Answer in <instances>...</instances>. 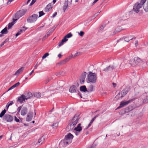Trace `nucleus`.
Returning a JSON list of instances; mask_svg holds the SVG:
<instances>
[{
	"label": "nucleus",
	"mask_w": 148,
	"mask_h": 148,
	"mask_svg": "<svg viewBox=\"0 0 148 148\" xmlns=\"http://www.w3.org/2000/svg\"><path fill=\"white\" fill-rule=\"evenodd\" d=\"M81 123L78 124L77 126L74 129V130L79 132H81L82 130V127H81Z\"/></svg>",
	"instance_id": "6ab92c4d"
},
{
	"label": "nucleus",
	"mask_w": 148,
	"mask_h": 148,
	"mask_svg": "<svg viewBox=\"0 0 148 148\" xmlns=\"http://www.w3.org/2000/svg\"><path fill=\"white\" fill-rule=\"evenodd\" d=\"M36 141L37 142L36 143V144L38 145H40L44 141L43 139H36Z\"/></svg>",
	"instance_id": "cd10ccee"
},
{
	"label": "nucleus",
	"mask_w": 148,
	"mask_h": 148,
	"mask_svg": "<svg viewBox=\"0 0 148 148\" xmlns=\"http://www.w3.org/2000/svg\"><path fill=\"white\" fill-rule=\"evenodd\" d=\"M24 69V67H22L16 71L15 75H19Z\"/></svg>",
	"instance_id": "393cba45"
},
{
	"label": "nucleus",
	"mask_w": 148,
	"mask_h": 148,
	"mask_svg": "<svg viewBox=\"0 0 148 148\" xmlns=\"http://www.w3.org/2000/svg\"><path fill=\"white\" fill-rule=\"evenodd\" d=\"M73 55L69 56L68 57L66 58L65 59L61 61L59 63H58L60 65L64 64H65L72 57Z\"/></svg>",
	"instance_id": "ddd939ff"
},
{
	"label": "nucleus",
	"mask_w": 148,
	"mask_h": 148,
	"mask_svg": "<svg viewBox=\"0 0 148 148\" xmlns=\"http://www.w3.org/2000/svg\"><path fill=\"white\" fill-rule=\"evenodd\" d=\"M130 90V87L129 86H126L125 88L123 89L121 92H119L117 95H120V93L121 94V98H122L124 97L127 94V93Z\"/></svg>",
	"instance_id": "0eeeda50"
},
{
	"label": "nucleus",
	"mask_w": 148,
	"mask_h": 148,
	"mask_svg": "<svg viewBox=\"0 0 148 148\" xmlns=\"http://www.w3.org/2000/svg\"><path fill=\"white\" fill-rule=\"evenodd\" d=\"M39 17H40L44 15L45 14V13L43 12V11H40L39 12Z\"/></svg>",
	"instance_id": "58836bf2"
},
{
	"label": "nucleus",
	"mask_w": 148,
	"mask_h": 148,
	"mask_svg": "<svg viewBox=\"0 0 148 148\" xmlns=\"http://www.w3.org/2000/svg\"><path fill=\"white\" fill-rule=\"evenodd\" d=\"M14 118L12 116L8 114H5L3 117V121H5L7 122H11L13 120Z\"/></svg>",
	"instance_id": "423d86ee"
},
{
	"label": "nucleus",
	"mask_w": 148,
	"mask_h": 148,
	"mask_svg": "<svg viewBox=\"0 0 148 148\" xmlns=\"http://www.w3.org/2000/svg\"><path fill=\"white\" fill-rule=\"evenodd\" d=\"M6 110L4 109L2 111L0 114V117L2 118L4 115L6 113Z\"/></svg>",
	"instance_id": "7c9ffc66"
},
{
	"label": "nucleus",
	"mask_w": 148,
	"mask_h": 148,
	"mask_svg": "<svg viewBox=\"0 0 148 148\" xmlns=\"http://www.w3.org/2000/svg\"><path fill=\"white\" fill-rule=\"evenodd\" d=\"M143 7L144 10L146 12L148 11V1H147L146 5Z\"/></svg>",
	"instance_id": "c756f323"
},
{
	"label": "nucleus",
	"mask_w": 148,
	"mask_h": 148,
	"mask_svg": "<svg viewBox=\"0 0 148 148\" xmlns=\"http://www.w3.org/2000/svg\"><path fill=\"white\" fill-rule=\"evenodd\" d=\"M146 0H141L140 3L137 2L135 3L134 6L133 10L136 13H138L140 9L143 6V5Z\"/></svg>",
	"instance_id": "f03ea898"
},
{
	"label": "nucleus",
	"mask_w": 148,
	"mask_h": 148,
	"mask_svg": "<svg viewBox=\"0 0 148 148\" xmlns=\"http://www.w3.org/2000/svg\"><path fill=\"white\" fill-rule=\"evenodd\" d=\"M57 25L54 26L50 30L52 32H53L57 27Z\"/></svg>",
	"instance_id": "09e8293b"
},
{
	"label": "nucleus",
	"mask_w": 148,
	"mask_h": 148,
	"mask_svg": "<svg viewBox=\"0 0 148 148\" xmlns=\"http://www.w3.org/2000/svg\"><path fill=\"white\" fill-rule=\"evenodd\" d=\"M51 80V79H50V78H47V79L45 81V84H47Z\"/></svg>",
	"instance_id": "5fc2aeb1"
},
{
	"label": "nucleus",
	"mask_w": 148,
	"mask_h": 148,
	"mask_svg": "<svg viewBox=\"0 0 148 148\" xmlns=\"http://www.w3.org/2000/svg\"><path fill=\"white\" fill-rule=\"evenodd\" d=\"M57 14V12H55L53 15L52 17L53 18L55 17Z\"/></svg>",
	"instance_id": "13d9d810"
},
{
	"label": "nucleus",
	"mask_w": 148,
	"mask_h": 148,
	"mask_svg": "<svg viewBox=\"0 0 148 148\" xmlns=\"http://www.w3.org/2000/svg\"><path fill=\"white\" fill-rule=\"evenodd\" d=\"M132 101L130 100H129L127 101H121L119 105V106L117 108V109H119L123 107H124L125 106L127 105L129 103L131 102Z\"/></svg>",
	"instance_id": "9b49d317"
},
{
	"label": "nucleus",
	"mask_w": 148,
	"mask_h": 148,
	"mask_svg": "<svg viewBox=\"0 0 148 148\" xmlns=\"http://www.w3.org/2000/svg\"><path fill=\"white\" fill-rule=\"evenodd\" d=\"M73 135L71 133H68L65 136L64 139H73Z\"/></svg>",
	"instance_id": "4be33fe9"
},
{
	"label": "nucleus",
	"mask_w": 148,
	"mask_h": 148,
	"mask_svg": "<svg viewBox=\"0 0 148 148\" xmlns=\"http://www.w3.org/2000/svg\"><path fill=\"white\" fill-rule=\"evenodd\" d=\"M15 87H14V86H13V85L12 86H11L8 90L7 91H8L10 90H11L12 89H13Z\"/></svg>",
	"instance_id": "052dcab7"
},
{
	"label": "nucleus",
	"mask_w": 148,
	"mask_h": 148,
	"mask_svg": "<svg viewBox=\"0 0 148 148\" xmlns=\"http://www.w3.org/2000/svg\"><path fill=\"white\" fill-rule=\"evenodd\" d=\"M52 32L50 30H49L47 33V34L49 36L50 35V34L52 33Z\"/></svg>",
	"instance_id": "6e6d98bb"
},
{
	"label": "nucleus",
	"mask_w": 148,
	"mask_h": 148,
	"mask_svg": "<svg viewBox=\"0 0 148 148\" xmlns=\"http://www.w3.org/2000/svg\"><path fill=\"white\" fill-rule=\"evenodd\" d=\"M133 62L134 63H132L134 65H136L141 62L140 59L138 57H135L133 59Z\"/></svg>",
	"instance_id": "f3484780"
},
{
	"label": "nucleus",
	"mask_w": 148,
	"mask_h": 148,
	"mask_svg": "<svg viewBox=\"0 0 148 148\" xmlns=\"http://www.w3.org/2000/svg\"><path fill=\"white\" fill-rule=\"evenodd\" d=\"M68 40H66L64 38L61 40V41L59 42L58 46L59 47H60L62 45H63L64 42H66Z\"/></svg>",
	"instance_id": "b1692460"
},
{
	"label": "nucleus",
	"mask_w": 148,
	"mask_h": 148,
	"mask_svg": "<svg viewBox=\"0 0 148 148\" xmlns=\"http://www.w3.org/2000/svg\"><path fill=\"white\" fill-rule=\"evenodd\" d=\"M34 96L36 97H40L41 96V94L39 92H36L34 93Z\"/></svg>",
	"instance_id": "c85d7f7f"
},
{
	"label": "nucleus",
	"mask_w": 148,
	"mask_h": 148,
	"mask_svg": "<svg viewBox=\"0 0 148 148\" xmlns=\"http://www.w3.org/2000/svg\"><path fill=\"white\" fill-rule=\"evenodd\" d=\"M21 34V33L18 31L16 34V37L18 36L19 35Z\"/></svg>",
	"instance_id": "bf43d9fd"
},
{
	"label": "nucleus",
	"mask_w": 148,
	"mask_h": 148,
	"mask_svg": "<svg viewBox=\"0 0 148 148\" xmlns=\"http://www.w3.org/2000/svg\"><path fill=\"white\" fill-rule=\"evenodd\" d=\"M27 10L25 9L22 10L18 11L15 15V18H19L25 14Z\"/></svg>",
	"instance_id": "39448f33"
},
{
	"label": "nucleus",
	"mask_w": 148,
	"mask_h": 148,
	"mask_svg": "<svg viewBox=\"0 0 148 148\" xmlns=\"http://www.w3.org/2000/svg\"><path fill=\"white\" fill-rule=\"evenodd\" d=\"M87 74V73L86 72H84L81 74L79 79L80 83L81 84H84Z\"/></svg>",
	"instance_id": "6e6552de"
},
{
	"label": "nucleus",
	"mask_w": 148,
	"mask_h": 148,
	"mask_svg": "<svg viewBox=\"0 0 148 148\" xmlns=\"http://www.w3.org/2000/svg\"><path fill=\"white\" fill-rule=\"evenodd\" d=\"M133 109V108L132 106H130L126 108L125 109L123 110L124 112H121L122 114H124L127 113L131 111Z\"/></svg>",
	"instance_id": "2eb2a0df"
},
{
	"label": "nucleus",
	"mask_w": 148,
	"mask_h": 148,
	"mask_svg": "<svg viewBox=\"0 0 148 148\" xmlns=\"http://www.w3.org/2000/svg\"><path fill=\"white\" fill-rule=\"evenodd\" d=\"M80 132L75 131V133L76 135H78L79 134Z\"/></svg>",
	"instance_id": "338daca9"
},
{
	"label": "nucleus",
	"mask_w": 148,
	"mask_h": 148,
	"mask_svg": "<svg viewBox=\"0 0 148 148\" xmlns=\"http://www.w3.org/2000/svg\"><path fill=\"white\" fill-rule=\"evenodd\" d=\"M27 112V109L26 107H23L21 110V114L22 115H25Z\"/></svg>",
	"instance_id": "dca6fc26"
},
{
	"label": "nucleus",
	"mask_w": 148,
	"mask_h": 148,
	"mask_svg": "<svg viewBox=\"0 0 148 148\" xmlns=\"http://www.w3.org/2000/svg\"><path fill=\"white\" fill-rule=\"evenodd\" d=\"M95 120L92 118V120H91V121H90V123H89V124H88V126H87V127H86V128H85V130H86L87 129H88L91 125V124H92V123H93V121Z\"/></svg>",
	"instance_id": "473e14b6"
},
{
	"label": "nucleus",
	"mask_w": 148,
	"mask_h": 148,
	"mask_svg": "<svg viewBox=\"0 0 148 148\" xmlns=\"http://www.w3.org/2000/svg\"><path fill=\"white\" fill-rule=\"evenodd\" d=\"M99 114H98L97 115H96L95 116V117H93V118L95 120L97 117H98L99 116Z\"/></svg>",
	"instance_id": "69168bd1"
},
{
	"label": "nucleus",
	"mask_w": 148,
	"mask_h": 148,
	"mask_svg": "<svg viewBox=\"0 0 148 148\" xmlns=\"http://www.w3.org/2000/svg\"><path fill=\"white\" fill-rule=\"evenodd\" d=\"M22 106H20L19 107L18 109H17V110L18 111V113H19V112H20V111L22 109Z\"/></svg>",
	"instance_id": "de8ad7c7"
},
{
	"label": "nucleus",
	"mask_w": 148,
	"mask_h": 148,
	"mask_svg": "<svg viewBox=\"0 0 148 148\" xmlns=\"http://www.w3.org/2000/svg\"><path fill=\"white\" fill-rule=\"evenodd\" d=\"M13 103L14 102L12 101H10L7 103L9 106L12 105Z\"/></svg>",
	"instance_id": "49530a36"
},
{
	"label": "nucleus",
	"mask_w": 148,
	"mask_h": 148,
	"mask_svg": "<svg viewBox=\"0 0 148 148\" xmlns=\"http://www.w3.org/2000/svg\"><path fill=\"white\" fill-rule=\"evenodd\" d=\"M132 37L131 36H130V40H133V39L135 40L136 38V37H134L132 38Z\"/></svg>",
	"instance_id": "680f3d73"
},
{
	"label": "nucleus",
	"mask_w": 148,
	"mask_h": 148,
	"mask_svg": "<svg viewBox=\"0 0 148 148\" xmlns=\"http://www.w3.org/2000/svg\"><path fill=\"white\" fill-rule=\"evenodd\" d=\"M49 54L48 53H45L42 57V59H44L45 58L47 57Z\"/></svg>",
	"instance_id": "4c0bfd02"
},
{
	"label": "nucleus",
	"mask_w": 148,
	"mask_h": 148,
	"mask_svg": "<svg viewBox=\"0 0 148 148\" xmlns=\"http://www.w3.org/2000/svg\"><path fill=\"white\" fill-rule=\"evenodd\" d=\"M77 88L75 86L73 85L70 88L69 91L71 93L76 92L77 90Z\"/></svg>",
	"instance_id": "a211bd4d"
},
{
	"label": "nucleus",
	"mask_w": 148,
	"mask_h": 148,
	"mask_svg": "<svg viewBox=\"0 0 148 148\" xmlns=\"http://www.w3.org/2000/svg\"><path fill=\"white\" fill-rule=\"evenodd\" d=\"M49 36L48 35H47V34H46L45 36H44L43 37V38H42V40H45L46 38H47Z\"/></svg>",
	"instance_id": "864d4df0"
},
{
	"label": "nucleus",
	"mask_w": 148,
	"mask_h": 148,
	"mask_svg": "<svg viewBox=\"0 0 148 148\" xmlns=\"http://www.w3.org/2000/svg\"><path fill=\"white\" fill-rule=\"evenodd\" d=\"M32 96L33 95L31 92H28L27 95L25 96V97L26 99V100L31 99Z\"/></svg>",
	"instance_id": "5701e85b"
},
{
	"label": "nucleus",
	"mask_w": 148,
	"mask_h": 148,
	"mask_svg": "<svg viewBox=\"0 0 148 148\" xmlns=\"http://www.w3.org/2000/svg\"><path fill=\"white\" fill-rule=\"evenodd\" d=\"M33 113L32 112H29L28 113L26 118V121L29 122L32 120L33 117Z\"/></svg>",
	"instance_id": "4468645a"
},
{
	"label": "nucleus",
	"mask_w": 148,
	"mask_h": 148,
	"mask_svg": "<svg viewBox=\"0 0 148 148\" xmlns=\"http://www.w3.org/2000/svg\"><path fill=\"white\" fill-rule=\"evenodd\" d=\"M72 142L71 139H63L61 141V144L64 146H66Z\"/></svg>",
	"instance_id": "1a4fd4ad"
},
{
	"label": "nucleus",
	"mask_w": 148,
	"mask_h": 148,
	"mask_svg": "<svg viewBox=\"0 0 148 148\" xmlns=\"http://www.w3.org/2000/svg\"><path fill=\"white\" fill-rule=\"evenodd\" d=\"M84 34V32L82 31H81L79 33V34L81 36H82Z\"/></svg>",
	"instance_id": "c03bdc74"
},
{
	"label": "nucleus",
	"mask_w": 148,
	"mask_h": 148,
	"mask_svg": "<svg viewBox=\"0 0 148 148\" xmlns=\"http://www.w3.org/2000/svg\"><path fill=\"white\" fill-rule=\"evenodd\" d=\"M124 39L125 41L127 42H129V41L130 40V36L125 37L124 38Z\"/></svg>",
	"instance_id": "a19ab883"
},
{
	"label": "nucleus",
	"mask_w": 148,
	"mask_h": 148,
	"mask_svg": "<svg viewBox=\"0 0 148 148\" xmlns=\"http://www.w3.org/2000/svg\"><path fill=\"white\" fill-rule=\"evenodd\" d=\"M64 73L63 71H61L59 73H57L56 74V75L57 76H60V75H63Z\"/></svg>",
	"instance_id": "72a5a7b5"
},
{
	"label": "nucleus",
	"mask_w": 148,
	"mask_h": 148,
	"mask_svg": "<svg viewBox=\"0 0 148 148\" xmlns=\"http://www.w3.org/2000/svg\"><path fill=\"white\" fill-rule=\"evenodd\" d=\"M129 63L132 66H136V65H134L132 63H134V62H133V59L132 60H130L129 61Z\"/></svg>",
	"instance_id": "79ce46f5"
},
{
	"label": "nucleus",
	"mask_w": 148,
	"mask_h": 148,
	"mask_svg": "<svg viewBox=\"0 0 148 148\" xmlns=\"http://www.w3.org/2000/svg\"><path fill=\"white\" fill-rule=\"evenodd\" d=\"M115 67L113 65H110L103 70V71L106 72L111 71L115 68Z\"/></svg>",
	"instance_id": "f8f14e48"
},
{
	"label": "nucleus",
	"mask_w": 148,
	"mask_h": 148,
	"mask_svg": "<svg viewBox=\"0 0 148 148\" xmlns=\"http://www.w3.org/2000/svg\"><path fill=\"white\" fill-rule=\"evenodd\" d=\"M14 120L17 122H19L20 121L19 119L15 116H14Z\"/></svg>",
	"instance_id": "3c124183"
},
{
	"label": "nucleus",
	"mask_w": 148,
	"mask_h": 148,
	"mask_svg": "<svg viewBox=\"0 0 148 148\" xmlns=\"http://www.w3.org/2000/svg\"><path fill=\"white\" fill-rule=\"evenodd\" d=\"M73 36L72 34L71 33H69L67 34L64 37V38L66 40H68L67 38H70Z\"/></svg>",
	"instance_id": "bb28decb"
},
{
	"label": "nucleus",
	"mask_w": 148,
	"mask_h": 148,
	"mask_svg": "<svg viewBox=\"0 0 148 148\" xmlns=\"http://www.w3.org/2000/svg\"><path fill=\"white\" fill-rule=\"evenodd\" d=\"M79 114H75L72 119V123H70L66 128L67 131H69L72 129L77 123L79 119Z\"/></svg>",
	"instance_id": "f257e3e1"
},
{
	"label": "nucleus",
	"mask_w": 148,
	"mask_h": 148,
	"mask_svg": "<svg viewBox=\"0 0 148 148\" xmlns=\"http://www.w3.org/2000/svg\"><path fill=\"white\" fill-rule=\"evenodd\" d=\"M52 6L51 3H50L47 5L45 9V11L47 12L49 11L52 8Z\"/></svg>",
	"instance_id": "412c9836"
},
{
	"label": "nucleus",
	"mask_w": 148,
	"mask_h": 148,
	"mask_svg": "<svg viewBox=\"0 0 148 148\" xmlns=\"http://www.w3.org/2000/svg\"><path fill=\"white\" fill-rule=\"evenodd\" d=\"M8 31L6 27L1 31V33L2 34H6L8 33Z\"/></svg>",
	"instance_id": "a878e982"
},
{
	"label": "nucleus",
	"mask_w": 148,
	"mask_h": 148,
	"mask_svg": "<svg viewBox=\"0 0 148 148\" xmlns=\"http://www.w3.org/2000/svg\"><path fill=\"white\" fill-rule=\"evenodd\" d=\"M62 56V55H61V54L60 53L58 55V57H59V58H60Z\"/></svg>",
	"instance_id": "774afa93"
},
{
	"label": "nucleus",
	"mask_w": 148,
	"mask_h": 148,
	"mask_svg": "<svg viewBox=\"0 0 148 148\" xmlns=\"http://www.w3.org/2000/svg\"><path fill=\"white\" fill-rule=\"evenodd\" d=\"M88 78L89 82L95 83L96 82L97 80V75L95 73L89 72L88 75Z\"/></svg>",
	"instance_id": "7ed1b4c3"
},
{
	"label": "nucleus",
	"mask_w": 148,
	"mask_h": 148,
	"mask_svg": "<svg viewBox=\"0 0 148 148\" xmlns=\"http://www.w3.org/2000/svg\"><path fill=\"white\" fill-rule=\"evenodd\" d=\"M13 0H8V1L7 2L8 4H9Z\"/></svg>",
	"instance_id": "0e129e2a"
},
{
	"label": "nucleus",
	"mask_w": 148,
	"mask_h": 148,
	"mask_svg": "<svg viewBox=\"0 0 148 148\" xmlns=\"http://www.w3.org/2000/svg\"><path fill=\"white\" fill-rule=\"evenodd\" d=\"M105 26H106L105 25H102L99 28V30L98 31L99 32H100L102 31L103 30L104 27H105Z\"/></svg>",
	"instance_id": "c9c22d12"
},
{
	"label": "nucleus",
	"mask_w": 148,
	"mask_h": 148,
	"mask_svg": "<svg viewBox=\"0 0 148 148\" xmlns=\"http://www.w3.org/2000/svg\"><path fill=\"white\" fill-rule=\"evenodd\" d=\"M93 86L92 85H90V86L89 87V91H88V92H92V91L93 90Z\"/></svg>",
	"instance_id": "ea45409f"
},
{
	"label": "nucleus",
	"mask_w": 148,
	"mask_h": 148,
	"mask_svg": "<svg viewBox=\"0 0 148 148\" xmlns=\"http://www.w3.org/2000/svg\"><path fill=\"white\" fill-rule=\"evenodd\" d=\"M21 29L23 30V31L25 32V30L27 29V28H26L24 27H22V29Z\"/></svg>",
	"instance_id": "e2e57ef3"
},
{
	"label": "nucleus",
	"mask_w": 148,
	"mask_h": 148,
	"mask_svg": "<svg viewBox=\"0 0 148 148\" xmlns=\"http://www.w3.org/2000/svg\"><path fill=\"white\" fill-rule=\"evenodd\" d=\"M36 0H32L31 2L30 3L29 5L31 6L33 5L36 1Z\"/></svg>",
	"instance_id": "a18cd8bd"
},
{
	"label": "nucleus",
	"mask_w": 148,
	"mask_h": 148,
	"mask_svg": "<svg viewBox=\"0 0 148 148\" xmlns=\"http://www.w3.org/2000/svg\"><path fill=\"white\" fill-rule=\"evenodd\" d=\"M68 7V4L67 3H65V4L64 5L63 7L64 12H65V11L67 8Z\"/></svg>",
	"instance_id": "2f4dec72"
},
{
	"label": "nucleus",
	"mask_w": 148,
	"mask_h": 148,
	"mask_svg": "<svg viewBox=\"0 0 148 148\" xmlns=\"http://www.w3.org/2000/svg\"><path fill=\"white\" fill-rule=\"evenodd\" d=\"M96 145V144H95V143H93L91 146L88 148H95Z\"/></svg>",
	"instance_id": "37998d69"
},
{
	"label": "nucleus",
	"mask_w": 148,
	"mask_h": 148,
	"mask_svg": "<svg viewBox=\"0 0 148 148\" xmlns=\"http://www.w3.org/2000/svg\"><path fill=\"white\" fill-rule=\"evenodd\" d=\"M100 12L101 11H100L99 12H97V13L95 14L94 15V17H96L98 15Z\"/></svg>",
	"instance_id": "4d7b16f0"
},
{
	"label": "nucleus",
	"mask_w": 148,
	"mask_h": 148,
	"mask_svg": "<svg viewBox=\"0 0 148 148\" xmlns=\"http://www.w3.org/2000/svg\"><path fill=\"white\" fill-rule=\"evenodd\" d=\"M20 84V83L19 82H18L17 83L13 85L14 86V87L15 88L16 87L18 86Z\"/></svg>",
	"instance_id": "8fccbe9b"
},
{
	"label": "nucleus",
	"mask_w": 148,
	"mask_h": 148,
	"mask_svg": "<svg viewBox=\"0 0 148 148\" xmlns=\"http://www.w3.org/2000/svg\"><path fill=\"white\" fill-rule=\"evenodd\" d=\"M9 38H8L6 39L3 42L4 44L6 43L7 42H9Z\"/></svg>",
	"instance_id": "603ef678"
},
{
	"label": "nucleus",
	"mask_w": 148,
	"mask_h": 148,
	"mask_svg": "<svg viewBox=\"0 0 148 148\" xmlns=\"http://www.w3.org/2000/svg\"><path fill=\"white\" fill-rule=\"evenodd\" d=\"M14 23L13 22H11V23H10L8 24V29H10L11 27H12V26L14 25Z\"/></svg>",
	"instance_id": "f704fd0d"
},
{
	"label": "nucleus",
	"mask_w": 148,
	"mask_h": 148,
	"mask_svg": "<svg viewBox=\"0 0 148 148\" xmlns=\"http://www.w3.org/2000/svg\"><path fill=\"white\" fill-rule=\"evenodd\" d=\"M51 126L53 128H55L56 127L58 126V123L57 122L56 123H54Z\"/></svg>",
	"instance_id": "e433bc0d"
},
{
	"label": "nucleus",
	"mask_w": 148,
	"mask_h": 148,
	"mask_svg": "<svg viewBox=\"0 0 148 148\" xmlns=\"http://www.w3.org/2000/svg\"><path fill=\"white\" fill-rule=\"evenodd\" d=\"M26 99L25 97V95L22 94L20 97H18L17 99L16 102H19L20 103H22L23 101H25Z\"/></svg>",
	"instance_id": "9d476101"
},
{
	"label": "nucleus",
	"mask_w": 148,
	"mask_h": 148,
	"mask_svg": "<svg viewBox=\"0 0 148 148\" xmlns=\"http://www.w3.org/2000/svg\"><path fill=\"white\" fill-rule=\"evenodd\" d=\"M80 90L83 92H88V90L85 86L84 85L80 86Z\"/></svg>",
	"instance_id": "aec40b11"
},
{
	"label": "nucleus",
	"mask_w": 148,
	"mask_h": 148,
	"mask_svg": "<svg viewBox=\"0 0 148 148\" xmlns=\"http://www.w3.org/2000/svg\"><path fill=\"white\" fill-rule=\"evenodd\" d=\"M38 15L33 14L32 15L29 16L27 18V22L28 23H32L35 22L38 18Z\"/></svg>",
	"instance_id": "20e7f679"
}]
</instances>
